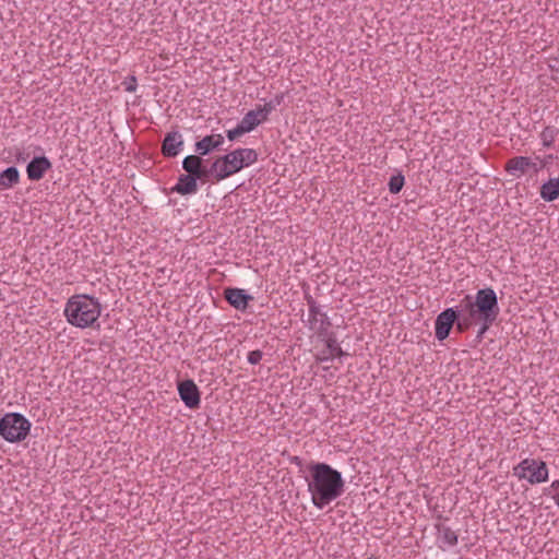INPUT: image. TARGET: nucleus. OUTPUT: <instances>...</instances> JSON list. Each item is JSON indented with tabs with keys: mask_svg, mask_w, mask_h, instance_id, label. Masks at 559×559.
<instances>
[{
	"mask_svg": "<svg viewBox=\"0 0 559 559\" xmlns=\"http://www.w3.org/2000/svg\"><path fill=\"white\" fill-rule=\"evenodd\" d=\"M461 307L457 330L464 331L472 324L478 325L476 338L480 342L500 313L496 292L486 287L477 290L474 298L466 295L461 300Z\"/></svg>",
	"mask_w": 559,
	"mask_h": 559,
	"instance_id": "1",
	"label": "nucleus"
},
{
	"mask_svg": "<svg viewBox=\"0 0 559 559\" xmlns=\"http://www.w3.org/2000/svg\"><path fill=\"white\" fill-rule=\"evenodd\" d=\"M308 469L307 486L316 508L323 509L344 493L345 481L341 472L321 462L311 463Z\"/></svg>",
	"mask_w": 559,
	"mask_h": 559,
	"instance_id": "2",
	"label": "nucleus"
},
{
	"mask_svg": "<svg viewBox=\"0 0 559 559\" xmlns=\"http://www.w3.org/2000/svg\"><path fill=\"white\" fill-rule=\"evenodd\" d=\"M67 321L80 329L92 326L100 316L102 306L97 298L90 295H74L64 307Z\"/></svg>",
	"mask_w": 559,
	"mask_h": 559,
	"instance_id": "3",
	"label": "nucleus"
},
{
	"mask_svg": "<svg viewBox=\"0 0 559 559\" xmlns=\"http://www.w3.org/2000/svg\"><path fill=\"white\" fill-rule=\"evenodd\" d=\"M258 160V153L253 148H236L213 162L214 170H218L221 178H227L242 168L251 166Z\"/></svg>",
	"mask_w": 559,
	"mask_h": 559,
	"instance_id": "4",
	"label": "nucleus"
},
{
	"mask_svg": "<svg viewBox=\"0 0 559 559\" xmlns=\"http://www.w3.org/2000/svg\"><path fill=\"white\" fill-rule=\"evenodd\" d=\"M32 424L20 413H7L0 419V436L7 442L16 443L26 439Z\"/></svg>",
	"mask_w": 559,
	"mask_h": 559,
	"instance_id": "5",
	"label": "nucleus"
},
{
	"mask_svg": "<svg viewBox=\"0 0 559 559\" xmlns=\"http://www.w3.org/2000/svg\"><path fill=\"white\" fill-rule=\"evenodd\" d=\"M513 475L531 485L540 484L548 479V467L544 461L526 457L513 467Z\"/></svg>",
	"mask_w": 559,
	"mask_h": 559,
	"instance_id": "6",
	"label": "nucleus"
},
{
	"mask_svg": "<svg viewBox=\"0 0 559 559\" xmlns=\"http://www.w3.org/2000/svg\"><path fill=\"white\" fill-rule=\"evenodd\" d=\"M308 305V325L318 336H326L331 326L328 314L321 309V306L311 297L307 296Z\"/></svg>",
	"mask_w": 559,
	"mask_h": 559,
	"instance_id": "7",
	"label": "nucleus"
},
{
	"mask_svg": "<svg viewBox=\"0 0 559 559\" xmlns=\"http://www.w3.org/2000/svg\"><path fill=\"white\" fill-rule=\"evenodd\" d=\"M460 320V314L453 308H447L440 312L435 321V335L438 341L445 340L455 321Z\"/></svg>",
	"mask_w": 559,
	"mask_h": 559,
	"instance_id": "8",
	"label": "nucleus"
},
{
	"mask_svg": "<svg viewBox=\"0 0 559 559\" xmlns=\"http://www.w3.org/2000/svg\"><path fill=\"white\" fill-rule=\"evenodd\" d=\"M178 393L188 408L194 409L200 406V391L193 380L188 379L179 382Z\"/></svg>",
	"mask_w": 559,
	"mask_h": 559,
	"instance_id": "9",
	"label": "nucleus"
},
{
	"mask_svg": "<svg viewBox=\"0 0 559 559\" xmlns=\"http://www.w3.org/2000/svg\"><path fill=\"white\" fill-rule=\"evenodd\" d=\"M183 138L179 131L168 132L162 143V153L165 157H176L183 147Z\"/></svg>",
	"mask_w": 559,
	"mask_h": 559,
	"instance_id": "10",
	"label": "nucleus"
},
{
	"mask_svg": "<svg viewBox=\"0 0 559 559\" xmlns=\"http://www.w3.org/2000/svg\"><path fill=\"white\" fill-rule=\"evenodd\" d=\"M51 167L52 164L46 156H36L27 164V177L32 181H38Z\"/></svg>",
	"mask_w": 559,
	"mask_h": 559,
	"instance_id": "11",
	"label": "nucleus"
},
{
	"mask_svg": "<svg viewBox=\"0 0 559 559\" xmlns=\"http://www.w3.org/2000/svg\"><path fill=\"white\" fill-rule=\"evenodd\" d=\"M225 299L237 310H245L250 300L253 299L251 295L246 294L240 288H226L224 290Z\"/></svg>",
	"mask_w": 559,
	"mask_h": 559,
	"instance_id": "12",
	"label": "nucleus"
},
{
	"mask_svg": "<svg viewBox=\"0 0 559 559\" xmlns=\"http://www.w3.org/2000/svg\"><path fill=\"white\" fill-rule=\"evenodd\" d=\"M224 144V136L222 134H210L201 139L194 144V151L201 155L205 156L210 154L212 151L221 147Z\"/></svg>",
	"mask_w": 559,
	"mask_h": 559,
	"instance_id": "13",
	"label": "nucleus"
},
{
	"mask_svg": "<svg viewBox=\"0 0 559 559\" xmlns=\"http://www.w3.org/2000/svg\"><path fill=\"white\" fill-rule=\"evenodd\" d=\"M528 168H533V160L526 156H515L506 164V170L516 178L523 176Z\"/></svg>",
	"mask_w": 559,
	"mask_h": 559,
	"instance_id": "14",
	"label": "nucleus"
},
{
	"mask_svg": "<svg viewBox=\"0 0 559 559\" xmlns=\"http://www.w3.org/2000/svg\"><path fill=\"white\" fill-rule=\"evenodd\" d=\"M198 177L190 174H182L178 178V182L173 188L174 192L181 195L193 194L198 191Z\"/></svg>",
	"mask_w": 559,
	"mask_h": 559,
	"instance_id": "15",
	"label": "nucleus"
},
{
	"mask_svg": "<svg viewBox=\"0 0 559 559\" xmlns=\"http://www.w3.org/2000/svg\"><path fill=\"white\" fill-rule=\"evenodd\" d=\"M540 198L546 202H552L559 198V178H550L542 185Z\"/></svg>",
	"mask_w": 559,
	"mask_h": 559,
	"instance_id": "16",
	"label": "nucleus"
},
{
	"mask_svg": "<svg viewBox=\"0 0 559 559\" xmlns=\"http://www.w3.org/2000/svg\"><path fill=\"white\" fill-rule=\"evenodd\" d=\"M325 343V348L322 349L318 355H317V360L318 361H329V360H332L335 358V354H334V350L332 348L336 347L337 346V340L335 337L334 334L330 333L329 332L326 333V336H321Z\"/></svg>",
	"mask_w": 559,
	"mask_h": 559,
	"instance_id": "17",
	"label": "nucleus"
},
{
	"mask_svg": "<svg viewBox=\"0 0 559 559\" xmlns=\"http://www.w3.org/2000/svg\"><path fill=\"white\" fill-rule=\"evenodd\" d=\"M20 180V173L16 167H8L0 174V187L2 189H10Z\"/></svg>",
	"mask_w": 559,
	"mask_h": 559,
	"instance_id": "18",
	"label": "nucleus"
},
{
	"mask_svg": "<svg viewBox=\"0 0 559 559\" xmlns=\"http://www.w3.org/2000/svg\"><path fill=\"white\" fill-rule=\"evenodd\" d=\"M263 121H265V119L261 117V112L257 108L249 110L241 119L240 124L247 132H250Z\"/></svg>",
	"mask_w": 559,
	"mask_h": 559,
	"instance_id": "19",
	"label": "nucleus"
},
{
	"mask_svg": "<svg viewBox=\"0 0 559 559\" xmlns=\"http://www.w3.org/2000/svg\"><path fill=\"white\" fill-rule=\"evenodd\" d=\"M202 164L201 155H188L182 160V168L187 174L198 177Z\"/></svg>",
	"mask_w": 559,
	"mask_h": 559,
	"instance_id": "20",
	"label": "nucleus"
},
{
	"mask_svg": "<svg viewBox=\"0 0 559 559\" xmlns=\"http://www.w3.org/2000/svg\"><path fill=\"white\" fill-rule=\"evenodd\" d=\"M438 540L448 547H453L457 544V534L449 526H438Z\"/></svg>",
	"mask_w": 559,
	"mask_h": 559,
	"instance_id": "21",
	"label": "nucleus"
},
{
	"mask_svg": "<svg viewBox=\"0 0 559 559\" xmlns=\"http://www.w3.org/2000/svg\"><path fill=\"white\" fill-rule=\"evenodd\" d=\"M559 129L554 126H547L540 132V140L544 147L549 148L554 145L556 138L558 136Z\"/></svg>",
	"mask_w": 559,
	"mask_h": 559,
	"instance_id": "22",
	"label": "nucleus"
},
{
	"mask_svg": "<svg viewBox=\"0 0 559 559\" xmlns=\"http://www.w3.org/2000/svg\"><path fill=\"white\" fill-rule=\"evenodd\" d=\"M283 96H276L274 99L264 104V106L258 107V110L261 112V117L265 120L269 115L282 103Z\"/></svg>",
	"mask_w": 559,
	"mask_h": 559,
	"instance_id": "23",
	"label": "nucleus"
},
{
	"mask_svg": "<svg viewBox=\"0 0 559 559\" xmlns=\"http://www.w3.org/2000/svg\"><path fill=\"white\" fill-rule=\"evenodd\" d=\"M404 182H405V178L402 174H397V175H394L390 178L389 180V191L392 193V194H396L399 193L403 186H404Z\"/></svg>",
	"mask_w": 559,
	"mask_h": 559,
	"instance_id": "24",
	"label": "nucleus"
},
{
	"mask_svg": "<svg viewBox=\"0 0 559 559\" xmlns=\"http://www.w3.org/2000/svg\"><path fill=\"white\" fill-rule=\"evenodd\" d=\"M213 176L217 181L219 180H223L224 178H221L218 176V170H214L213 168V164L211 165V167L207 169L205 167H203V165H201V168L199 169V175H198V180H207L209 177Z\"/></svg>",
	"mask_w": 559,
	"mask_h": 559,
	"instance_id": "25",
	"label": "nucleus"
},
{
	"mask_svg": "<svg viewBox=\"0 0 559 559\" xmlns=\"http://www.w3.org/2000/svg\"><path fill=\"white\" fill-rule=\"evenodd\" d=\"M535 159L537 160V163L533 162V170L534 173H539L542 169L551 164L554 155L549 154L544 157L536 156Z\"/></svg>",
	"mask_w": 559,
	"mask_h": 559,
	"instance_id": "26",
	"label": "nucleus"
},
{
	"mask_svg": "<svg viewBox=\"0 0 559 559\" xmlns=\"http://www.w3.org/2000/svg\"><path fill=\"white\" fill-rule=\"evenodd\" d=\"M245 133H247L246 129L239 123L236 128L227 131V138L229 141H235Z\"/></svg>",
	"mask_w": 559,
	"mask_h": 559,
	"instance_id": "27",
	"label": "nucleus"
},
{
	"mask_svg": "<svg viewBox=\"0 0 559 559\" xmlns=\"http://www.w3.org/2000/svg\"><path fill=\"white\" fill-rule=\"evenodd\" d=\"M263 357V353L260 349L251 350L248 353L247 359L251 365H258Z\"/></svg>",
	"mask_w": 559,
	"mask_h": 559,
	"instance_id": "28",
	"label": "nucleus"
},
{
	"mask_svg": "<svg viewBox=\"0 0 559 559\" xmlns=\"http://www.w3.org/2000/svg\"><path fill=\"white\" fill-rule=\"evenodd\" d=\"M124 91L128 93H133L136 91V78L134 75L129 76L123 83Z\"/></svg>",
	"mask_w": 559,
	"mask_h": 559,
	"instance_id": "29",
	"label": "nucleus"
},
{
	"mask_svg": "<svg viewBox=\"0 0 559 559\" xmlns=\"http://www.w3.org/2000/svg\"><path fill=\"white\" fill-rule=\"evenodd\" d=\"M551 498L554 499L556 506L559 509V479H556L550 485Z\"/></svg>",
	"mask_w": 559,
	"mask_h": 559,
	"instance_id": "30",
	"label": "nucleus"
},
{
	"mask_svg": "<svg viewBox=\"0 0 559 559\" xmlns=\"http://www.w3.org/2000/svg\"><path fill=\"white\" fill-rule=\"evenodd\" d=\"M332 349L334 350L335 358H336V357L341 358V357H343V356H345V355H346V353H345V352H343V349H342V347L340 346V344H338V343H337V346H336V347H334V348H332Z\"/></svg>",
	"mask_w": 559,
	"mask_h": 559,
	"instance_id": "31",
	"label": "nucleus"
},
{
	"mask_svg": "<svg viewBox=\"0 0 559 559\" xmlns=\"http://www.w3.org/2000/svg\"><path fill=\"white\" fill-rule=\"evenodd\" d=\"M293 461H294L295 463H299V462H300V460H299V457H298V456H295V457L293 459Z\"/></svg>",
	"mask_w": 559,
	"mask_h": 559,
	"instance_id": "32",
	"label": "nucleus"
}]
</instances>
